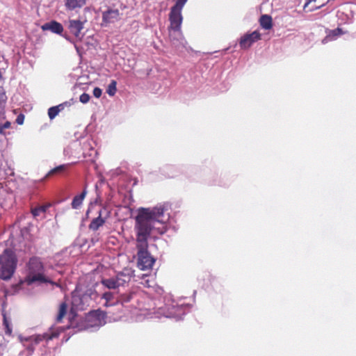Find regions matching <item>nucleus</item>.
I'll list each match as a JSON object with an SVG mask.
<instances>
[{
    "mask_svg": "<svg viewBox=\"0 0 356 356\" xmlns=\"http://www.w3.org/2000/svg\"><path fill=\"white\" fill-rule=\"evenodd\" d=\"M165 211V207L163 206L140 208L135 218L137 264L142 270L151 269L155 263V259L148 251V238H155L157 235H162L166 232Z\"/></svg>",
    "mask_w": 356,
    "mask_h": 356,
    "instance_id": "nucleus-1",
    "label": "nucleus"
},
{
    "mask_svg": "<svg viewBox=\"0 0 356 356\" xmlns=\"http://www.w3.org/2000/svg\"><path fill=\"white\" fill-rule=\"evenodd\" d=\"M44 266L40 257H32L26 264V276L22 281L27 285L34 283H49L51 285L60 287V285L46 276L44 273Z\"/></svg>",
    "mask_w": 356,
    "mask_h": 356,
    "instance_id": "nucleus-2",
    "label": "nucleus"
},
{
    "mask_svg": "<svg viewBox=\"0 0 356 356\" xmlns=\"http://www.w3.org/2000/svg\"><path fill=\"white\" fill-rule=\"evenodd\" d=\"M17 259L15 252L6 249L0 255V278L7 280L11 278L17 267Z\"/></svg>",
    "mask_w": 356,
    "mask_h": 356,
    "instance_id": "nucleus-3",
    "label": "nucleus"
},
{
    "mask_svg": "<svg viewBox=\"0 0 356 356\" xmlns=\"http://www.w3.org/2000/svg\"><path fill=\"white\" fill-rule=\"evenodd\" d=\"M61 331L58 329H51L49 332L44 333L43 334L34 335L25 339L20 337V341L29 351L33 352L35 345L42 340L49 341L54 338H58Z\"/></svg>",
    "mask_w": 356,
    "mask_h": 356,
    "instance_id": "nucleus-4",
    "label": "nucleus"
},
{
    "mask_svg": "<svg viewBox=\"0 0 356 356\" xmlns=\"http://www.w3.org/2000/svg\"><path fill=\"white\" fill-rule=\"evenodd\" d=\"M130 280L129 275L119 273L114 277L102 279L101 284L108 289H116L129 282Z\"/></svg>",
    "mask_w": 356,
    "mask_h": 356,
    "instance_id": "nucleus-5",
    "label": "nucleus"
},
{
    "mask_svg": "<svg viewBox=\"0 0 356 356\" xmlns=\"http://www.w3.org/2000/svg\"><path fill=\"white\" fill-rule=\"evenodd\" d=\"M106 312L101 309L90 311L86 316V326L88 327H100L105 323Z\"/></svg>",
    "mask_w": 356,
    "mask_h": 356,
    "instance_id": "nucleus-6",
    "label": "nucleus"
},
{
    "mask_svg": "<svg viewBox=\"0 0 356 356\" xmlns=\"http://www.w3.org/2000/svg\"><path fill=\"white\" fill-rule=\"evenodd\" d=\"M261 40V34L258 31H254L250 33H245L239 40L240 47L243 49H248L252 44Z\"/></svg>",
    "mask_w": 356,
    "mask_h": 356,
    "instance_id": "nucleus-7",
    "label": "nucleus"
},
{
    "mask_svg": "<svg viewBox=\"0 0 356 356\" xmlns=\"http://www.w3.org/2000/svg\"><path fill=\"white\" fill-rule=\"evenodd\" d=\"M120 19V12L118 9L108 8L102 13V26H108Z\"/></svg>",
    "mask_w": 356,
    "mask_h": 356,
    "instance_id": "nucleus-8",
    "label": "nucleus"
},
{
    "mask_svg": "<svg viewBox=\"0 0 356 356\" xmlns=\"http://www.w3.org/2000/svg\"><path fill=\"white\" fill-rule=\"evenodd\" d=\"M169 20L170 22V28L174 31H179L183 20L181 10H177L175 8H171L169 14Z\"/></svg>",
    "mask_w": 356,
    "mask_h": 356,
    "instance_id": "nucleus-9",
    "label": "nucleus"
},
{
    "mask_svg": "<svg viewBox=\"0 0 356 356\" xmlns=\"http://www.w3.org/2000/svg\"><path fill=\"white\" fill-rule=\"evenodd\" d=\"M86 20L82 22L78 19H70L69 21L68 29L70 32L76 38L81 39L83 37L81 31L83 29V24Z\"/></svg>",
    "mask_w": 356,
    "mask_h": 356,
    "instance_id": "nucleus-10",
    "label": "nucleus"
},
{
    "mask_svg": "<svg viewBox=\"0 0 356 356\" xmlns=\"http://www.w3.org/2000/svg\"><path fill=\"white\" fill-rule=\"evenodd\" d=\"M42 29L43 31H51L56 34H60L63 31V25L56 21H51L44 24L42 26Z\"/></svg>",
    "mask_w": 356,
    "mask_h": 356,
    "instance_id": "nucleus-11",
    "label": "nucleus"
},
{
    "mask_svg": "<svg viewBox=\"0 0 356 356\" xmlns=\"http://www.w3.org/2000/svg\"><path fill=\"white\" fill-rule=\"evenodd\" d=\"M87 0H65V6L67 10L81 8L86 4Z\"/></svg>",
    "mask_w": 356,
    "mask_h": 356,
    "instance_id": "nucleus-12",
    "label": "nucleus"
},
{
    "mask_svg": "<svg viewBox=\"0 0 356 356\" xmlns=\"http://www.w3.org/2000/svg\"><path fill=\"white\" fill-rule=\"evenodd\" d=\"M106 222V218L102 217V210L99 211V216L92 219L88 225V228L92 231H97L100 227H102Z\"/></svg>",
    "mask_w": 356,
    "mask_h": 356,
    "instance_id": "nucleus-13",
    "label": "nucleus"
},
{
    "mask_svg": "<svg viewBox=\"0 0 356 356\" xmlns=\"http://www.w3.org/2000/svg\"><path fill=\"white\" fill-rule=\"evenodd\" d=\"M259 24L263 29L269 30L273 27L272 17L268 15H263L259 19Z\"/></svg>",
    "mask_w": 356,
    "mask_h": 356,
    "instance_id": "nucleus-14",
    "label": "nucleus"
},
{
    "mask_svg": "<svg viewBox=\"0 0 356 356\" xmlns=\"http://www.w3.org/2000/svg\"><path fill=\"white\" fill-rule=\"evenodd\" d=\"M87 194V191L86 189H84L82 193L78 195H76L72 202V207L73 209H78L83 202V200H84L86 195Z\"/></svg>",
    "mask_w": 356,
    "mask_h": 356,
    "instance_id": "nucleus-15",
    "label": "nucleus"
},
{
    "mask_svg": "<svg viewBox=\"0 0 356 356\" xmlns=\"http://www.w3.org/2000/svg\"><path fill=\"white\" fill-rule=\"evenodd\" d=\"M51 207L50 203L36 207L31 209V213L34 217L39 216L41 213H44L47 210Z\"/></svg>",
    "mask_w": 356,
    "mask_h": 356,
    "instance_id": "nucleus-16",
    "label": "nucleus"
},
{
    "mask_svg": "<svg viewBox=\"0 0 356 356\" xmlns=\"http://www.w3.org/2000/svg\"><path fill=\"white\" fill-rule=\"evenodd\" d=\"M67 168H68V164H63V165H58V166L53 168L52 170H51L47 173V175H46L45 177H49V176H51V175H54L56 174H61L65 170H66L67 169Z\"/></svg>",
    "mask_w": 356,
    "mask_h": 356,
    "instance_id": "nucleus-17",
    "label": "nucleus"
},
{
    "mask_svg": "<svg viewBox=\"0 0 356 356\" xmlns=\"http://www.w3.org/2000/svg\"><path fill=\"white\" fill-rule=\"evenodd\" d=\"M67 309V305L66 302H62L59 307L58 314L57 316V321L60 322L63 317L65 316Z\"/></svg>",
    "mask_w": 356,
    "mask_h": 356,
    "instance_id": "nucleus-18",
    "label": "nucleus"
},
{
    "mask_svg": "<svg viewBox=\"0 0 356 356\" xmlns=\"http://www.w3.org/2000/svg\"><path fill=\"white\" fill-rule=\"evenodd\" d=\"M7 100V96L2 87L0 86V113L3 111Z\"/></svg>",
    "mask_w": 356,
    "mask_h": 356,
    "instance_id": "nucleus-19",
    "label": "nucleus"
},
{
    "mask_svg": "<svg viewBox=\"0 0 356 356\" xmlns=\"http://www.w3.org/2000/svg\"><path fill=\"white\" fill-rule=\"evenodd\" d=\"M117 82L115 80H112L106 89V92L110 96H113L117 91Z\"/></svg>",
    "mask_w": 356,
    "mask_h": 356,
    "instance_id": "nucleus-20",
    "label": "nucleus"
},
{
    "mask_svg": "<svg viewBox=\"0 0 356 356\" xmlns=\"http://www.w3.org/2000/svg\"><path fill=\"white\" fill-rule=\"evenodd\" d=\"M316 1L317 0H307V2L305 3V4L304 6V8H305L311 3L316 2ZM328 1H329V0H321V1H319L318 5L315 6L314 8H312V10H316V9L321 8L322 6L325 5Z\"/></svg>",
    "mask_w": 356,
    "mask_h": 356,
    "instance_id": "nucleus-21",
    "label": "nucleus"
},
{
    "mask_svg": "<svg viewBox=\"0 0 356 356\" xmlns=\"http://www.w3.org/2000/svg\"><path fill=\"white\" fill-rule=\"evenodd\" d=\"M60 112L58 107L52 106L48 109V115L51 120H53Z\"/></svg>",
    "mask_w": 356,
    "mask_h": 356,
    "instance_id": "nucleus-22",
    "label": "nucleus"
},
{
    "mask_svg": "<svg viewBox=\"0 0 356 356\" xmlns=\"http://www.w3.org/2000/svg\"><path fill=\"white\" fill-rule=\"evenodd\" d=\"M132 298V293L128 294H122L119 297L118 302H120L122 304L129 302Z\"/></svg>",
    "mask_w": 356,
    "mask_h": 356,
    "instance_id": "nucleus-23",
    "label": "nucleus"
},
{
    "mask_svg": "<svg viewBox=\"0 0 356 356\" xmlns=\"http://www.w3.org/2000/svg\"><path fill=\"white\" fill-rule=\"evenodd\" d=\"M3 324L5 327V333L7 335L10 336L12 334V328H11L5 314L3 315Z\"/></svg>",
    "mask_w": 356,
    "mask_h": 356,
    "instance_id": "nucleus-24",
    "label": "nucleus"
},
{
    "mask_svg": "<svg viewBox=\"0 0 356 356\" xmlns=\"http://www.w3.org/2000/svg\"><path fill=\"white\" fill-rule=\"evenodd\" d=\"M343 33V30L340 28H337L332 31H331L330 33L329 34V37L335 38L339 35H341Z\"/></svg>",
    "mask_w": 356,
    "mask_h": 356,
    "instance_id": "nucleus-25",
    "label": "nucleus"
},
{
    "mask_svg": "<svg viewBox=\"0 0 356 356\" xmlns=\"http://www.w3.org/2000/svg\"><path fill=\"white\" fill-rule=\"evenodd\" d=\"M187 1L188 0H177L175 5L172 8H175L177 10H181Z\"/></svg>",
    "mask_w": 356,
    "mask_h": 356,
    "instance_id": "nucleus-26",
    "label": "nucleus"
},
{
    "mask_svg": "<svg viewBox=\"0 0 356 356\" xmlns=\"http://www.w3.org/2000/svg\"><path fill=\"white\" fill-rule=\"evenodd\" d=\"M102 298L107 302H111L113 298V293L110 291L105 292L102 294Z\"/></svg>",
    "mask_w": 356,
    "mask_h": 356,
    "instance_id": "nucleus-27",
    "label": "nucleus"
},
{
    "mask_svg": "<svg viewBox=\"0 0 356 356\" xmlns=\"http://www.w3.org/2000/svg\"><path fill=\"white\" fill-rule=\"evenodd\" d=\"M90 97L88 93H83L79 97V100L83 104H86L90 101Z\"/></svg>",
    "mask_w": 356,
    "mask_h": 356,
    "instance_id": "nucleus-28",
    "label": "nucleus"
},
{
    "mask_svg": "<svg viewBox=\"0 0 356 356\" xmlns=\"http://www.w3.org/2000/svg\"><path fill=\"white\" fill-rule=\"evenodd\" d=\"M11 123L9 121H6L4 124L0 126V134H3V130L10 128Z\"/></svg>",
    "mask_w": 356,
    "mask_h": 356,
    "instance_id": "nucleus-29",
    "label": "nucleus"
},
{
    "mask_svg": "<svg viewBox=\"0 0 356 356\" xmlns=\"http://www.w3.org/2000/svg\"><path fill=\"white\" fill-rule=\"evenodd\" d=\"M102 94V90L98 88V87H96L94 88L93 90V95L96 97V98H99L101 97Z\"/></svg>",
    "mask_w": 356,
    "mask_h": 356,
    "instance_id": "nucleus-30",
    "label": "nucleus"
},
{
    "mask_svg": "<svg viewBox=\"0 0 356 356\" xmlns=\"http://www.w3.org/2000/svg\"><path fill=\"white\" fill-rule=\"evenodd\" d=\"M24 115L23 114H19V115H17V117L16 118L17 124L21 125L24 123Z\"/></svg>",
    "mask_w": 356,
    "mask_h": 356,
    "instance_id": "nucleus-31",
    "label": "nucleus"
},
{
    "mask_svg": "<svg viewBox=\"0 0 356 356\" xmlns=\"http://www.w3.org/2000/svg\"><path fill=\"white\" fill-rule=\"evenodd\" d=\"M71 104L68 102H65L63 104H60L58 106H56L55 107H58V109H60V112L64 109L65 106H70Z\"/></svg>",
    "mask_w": 356,
    "mask_h": 356,
    "instance_id": "nucleus-32",
    "label": "nucleus"
},
{
    "mask_svg": "<svg viewBox=\"0 0 356 356\" xmlns=\"http://www.w3.org/2000/svg\"><path fill=\"white\" fill-rule=\"evenodd\" d=\"M115 305V303H111V302L106 301V302L104 304V306L105 307H110V306H113V305Z\"/></svg>",
    "mask_w": 356,
    "mask_h": 356,
    "instance_id": "nucleus-33",
    "label": "nucleus"
}]
</instances>
